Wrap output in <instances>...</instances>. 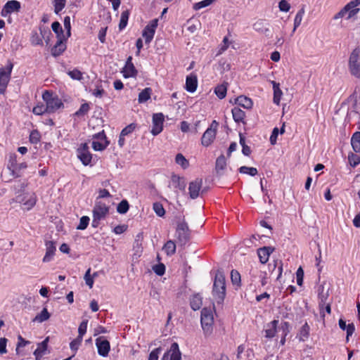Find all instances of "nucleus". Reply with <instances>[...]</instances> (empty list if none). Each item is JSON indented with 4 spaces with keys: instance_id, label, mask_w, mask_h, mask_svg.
<instances>
[{
    "instance_id": "nucleus-1",
    "label": "nucleus",
    "mask_w": 360,
    "mask_h": 360,
    "mask_svg": "<svg viewBox=\"0 0 360 360\" xmlns=\"http://www.w3.org/2000/svg\"><path fill=\"white\" fill-rule=\"evenodd\" d=\"M162 352V348L154 349L149 354L148 360H159V355ZM161 360H181V353L179 350V345L173 342L170 348L164 354Z\"/></svg>"
},
{
    "instance_id": "nucleus-2",
    "label": "nucleus",
    "mask_w": 360,
    "mask_h": 360,
    "mask_svg": "<svg viewBox=\"0 0 360 360\" xmlns=\"http://www.w3.org/2000/svg\"><path fill=\"white\" fill-rule=\"evenodd\" d=\"M212 295L218 304L223 302L226 295V282L223 272L219 270L215 274Z\"/></svg>"
},
{
    "instance_id": "nucleus-3",
    "label": "nucleus",
    "mask_w": 360,
    "mask_h": 360,
    "mask_svg": "<svg viewBox=\"0 0 360 360\" xmlns=\"http://www.w3.org/2000/svg\"><path fill=\"white\" fill-rule=\"evenodd\" d=\"M93 220H92V226L97 227L100 221L105 219L109 212V206L101 201L96 200L95 202V205L93 209Z\"/></svg>"
},
{
    "instance_id": "nucleus-4",
    "label": "nucleus",
    "mask_w": 360,
    "mask_h": 360,
    "mask_svg": "<svg viewBox=\"0 0 360 360\" xmlns=\"http://www.w3.org/2000/svg\"><path fill=\"white\" fill-rule=\"evenodd\" d=\"M42 98L46 103L48 113L55 112L63 107L62 101L57 96H53V93L49 91L46 90L43 93Z\"/></svg>"
},
{
    "instance_id": "nucleus-5",
    "label": "nucleus",
    "mask_w": 360,
    "mask_h": 360,
    "mask_svg": "<svg viewBox=\"0 0 360 360\" xmlns=\"http://www.w3.org/2000/svg\"><path fill=\"white\" fill-rule=\"evenodd\" d=\"M349 70L352 75L360 78V48L354 49L349 58Z\"/></svg>"
},
{
    "instance_id": "nucleus-6",
    "label": "nucleus",
    "mask_w": 360,
    "mask_h": 360,
    "mask_svg": "<svg viewBox=\"0 0 360 360\" xmlns=\"http://www.w3.org/2000/svg\"><path fill=\"white\" fill-rule=\"evenodd\" d=\"M201 326L204 333L210 335L213 329L214 316L212 310L208 308H203L201 311Z\"/></svg>"
},
{
    "instance_id": "nucleus-7",
    "label": "nucleus",
    "mask_w": 360,
    "mask_h": 360,
    "mask_svg": "<svg viewBox=\"0 0 360 360\" xmlns=\"http://www.w3.org/2000/svg\"><path fill=\"white\" fill-rule=\"evenodd\" d=\"M177 243L180 246H184L190 240V230L187 223L183 220L179 221L176 229Z\"/></svg>"
},
{
    "instance_id": "nucleus-8",
    "label": "nucleus",
    "mask_w": 360,
    "mask_h": 360,
    "mask_svg": "<svg viewBox=\"0 0 360 360\" xmlns=\"http://www.w3.org/2000/svg\"><path fill=\"white\" fill-rule=\"evenodd\" d=\"M15 201L22 204L24 210H30L37 202V195L34 193H23L16 196Z\"/></svg>"
},
{
    "instance_id": "nucleus-9",
    "label": "nucleus",
    "mask_w": 360,
    "mask_h": 360,
    "mask_svg": "<svg viewBox=\"0 0 360 360\" xmlns=\"http://www.w3.org/2000/svg\"><path fill=\"white\" fill-rule=\"evenodd\" d=\"M13 65L9 62L5 68H0V94H4L11 79Z\"/></svg>"
},
{
    "instance_id": "nucleus-10",
    "label": "nucleus",
    "mask_w": 360,
    "mask_h": 360,
    "mask_svg": "<svg viewBox=\"0 0 360 360\" xmlns=\"http://www.w3.org/2000/svg\"><path fill=\"white\" fill-rule=\"evenodd\" d=\"M217 122L214 120L208 129L204 132L202 139L201 143L204 146H210L215 139L217 134Z\"/></svg>"
},
{
    "instance_id": "nucleus-11",
    "label": "nucleus",
    "mask_w": 360,
    "mask_h": 360,
    "mask_svg": "<svg viewBox=\"0 0 360 360\" xmlns=\"http://www.w3.org/2000/svg\"><path fill=\"white\" fill-rule=\"evenodd\" d=\"M158 19H153L149 22L148 25L146 26L143 30L142 36L145 39L146 44H149L153 39L155 30L158 27Z\"/></svg>"
},
{
    "instance_id": "nucleus-12",
    "label": "nucleus",
    "mask_w": 360,
    "mask_h": 360,
    "mask_svg": "<svg viewBox=\"0 0 360 360\" xmlns=\"http://www.w3.org/2000/svg\"><path fill=\"white\" fill-rule=\"evenodd\" d=\"M77 157L84 165H88L91 163L92 155L89 150L87 143H83L77 150Z\"/></svg>"
},
{
    "instance_id": "nucleus-13",
    "label": "nucleus",
    "mask_w": 360,
    "mask_h": 360,
    "mask_svg": "<svg viewBox=\"0 0 360 360\" xmlns=\"http://www.w3.org/2000/svg\"><path fill=\"white\" fill-rule=\"evenodd\" d=\"M164 115L162 113H155L153 116V126L151 133L156 136L163 129Z\"/></svg>"
},
{
    "instance_id": "nucleus-14",
    "label": "nucleus",
    "mask_w": 360,
    "mask_h": 360,
    "mask_svg": "<svg viewBox=\"0 0 360 360\" xmlns=\"http://www.w3.org/2000/svg\"><path fill=\"white\" fill-rule=\"evenodd\" d=\"M62 37H59V39L57 40L55 46L51 49V55L54 57H57L60 56L66 49V43L68 38L63 34H60Z\"/></svg>"
},
{
    "instance_id": "nucleus-15",
    "label": "nucleus",
    "mask_w": 360,
    "mask_h": 360,
    "mask_svg": "<svg viewBox=\"0 0 360 360\" xmlns=\"http://www.w3.org/2000/svg\"><path fill=\"white\" fill-rule=\"evenodd\" d=\"M202 185V179L197 178L193 181L190 182L188 186L189 195L192 199H195L199 196L200 191Z\"/></svg>"
},
{
    "instance_id": "nucleus-16",
    "label": "nucleus",
    "mask_w": 360,
    "mask_h": 360,
    "mask_svg": "<svg viewBox=\"0 0 360 360\" xmlns=\"http://www.w3.org/2000/svg\"><path fill=\"white\" fill-rule=\"evenodd\" d=\"M96 345L98 349V353L102 356H106L110 351V342L103 337H99L96 340Z\"/></svg>"
},
{
    "instance_id": "nucleus-17",
    "label": "nucleus",
    "mask_w": 360,
    "mask_h": 360,
    "mask_svg": "<svg viewBox=\"0 0 360 360\" xmlns=\"http://www.w3.org/2000/svg\"><path fill=\"white\" fill-rule=\"evenodd\" d=\"M20 8V3L15 0L8 1L6 3L1 11V15L6 17L8 15L13 12L19 11Z\"/></svg>"
},
{
    "instance_id": "nucleus-18",
    "label": "nucleus",
    "mask_w": 360,
    "mask_h": 360,
    "mask_svg": "<svg viewBox=\"0 0 360 360\" xmlns=\"http://www.w3.org/2000/svg\"><path fill=\"white\" fill-rule=\"evenodd\" d=\"M45 246L46 253L42 259V262L44 263H48L53 259L56 251V246L53 241H46Z\"/></svg>"
},
{
    "instance_id": "nucleus-19",
    "label": "nucleus",
    "mask_w": 360,
    "mask_h": 360,
    "mask_svg": "<svg viewBox=\"0 0 360 360\" xmlns=\"http://www.w3.org/2000/svg\"><path fill=\"white\" fill-rule=\"evenodd\" d=\"M274 251L272 247H263L257 250V255L262 264L268 262L270 255Z\"/></svg>"
},
{
    "instance_id": "nucleus-20",
    "label": "nucleus",
    "mask_w": 360,
    "mask_h": 360,
    "mask_svg": "<svg viewBox=\"0 0 360 360\" xmlns=\"http://www.w3.org/2000/svg\"><path fill=\"white\" fill-rule=\"evenodd\" d=\"M132 58L129 56L126 62L125 66L123 70V75L124 77H135L137 74V71L131 62Z\"/></svg>"
},
{
    "instance_id": "nucleus-21",
    "label": "nucleus",
    "mask_w": 360,
    "mask_h": 360,
    "mask_svg": "<svg viewBox=\"0 0 360 360\" xmlns=\"http://www.w3.org/2000/svg\"><path fill=\"white\" fill-rule=\"evenodd\" d=\"M171 184L174 188H178L182 191H185L186 183L184 177L173 174L171 177Z\"/></svg>"
},
{
    "instance_id": "nucleus-22",
    "label": "nucleus",
    "mask_w": 360,
    "mask_h": 360,
    "mask_svg": "<svg viewBox=\"0 0 360 360\" xmlns=\"http://www.w3.org/2000/svg\"><path fill=\"white\" fill-rule=\"evenodd\" d=\"M8 169L11 172V174L14 178L20 176V174L17 173L18 163H17V155L13 153L11 154L9 157V161L8 165Z\"/></svg>"
},
{
    "instance_id": "nucleus-23",
    "label": "nucleus",
    "mask_w": 360,
    "mask_h": 360,
    "mask_svg": "<svg viewBox=\"0 0 360 360\" xmlns=\"http://www.w3.org/2000/svg\"><path fill=\"white\" fill-rule=\"evenodd\" d=\"M278 323V320H274L266 324V328L264 330L265 337L266 338H273L276 335Z\"/></svg>"
},
{
    "instance_id": "nucleus-24",
    "label": "nucleus",
    "mask_w": 360,
    "mask_h": 360,
    "mask_svg": "<svg viewBox=\"0 0 360 360\" xmlns=\"http://www.w3.org/2000/svg\"><path fill=\"white\" fill-rule=\"evenodd\" d=\"M49 338H46L38 345L37 348L34 352L36 360H41V356L45 354L48 347Z\"/></svg>"
},
{
    "instance_id": "nucleus-25",
    "label": "nucleus",
    "mask_w": 360,
    "mask_h": 360,
    "mask_svg": "<svg viewBox=\"0 0 360 360\" xmlns=\"http://www.w3.org/2000/svg\"><path fill=\"white\" fill-rule=\"evenodd\" d=\"M198 86L197 77L194 75H191L186 77V89L189 92H194Z\"/></svg>"
},
{
    "instance_id": "nucleus-26",
    "label": "nucleus",
    "mask_w": 360,
    "mask_h": 360,
    "mask_svg": "<svg viewBox=\"0 0 360 360\" xmlns=\"http://www.w3.org/2000/svg\"><path fill=\"white\" fill-rule=\"evenodd\" d=\"M236 103L246 109H250L252 106V101L250 98L245 96H240L236 99Z\"/></svg>"
},
{
    "instance_id": "nucleus-27",
    "label": "nucleus",
    "mask_w": 360,
    "mask_h": 360,
    "mask_svg": "<svg viewBox=\"0 0 360 360\" xmlns=\"http://www.w3.org/2000/svg\"><path fill=\"white\" fill-rule=\"evenodd\" d=\"M360 4V0H354L347 4L345 7L349 11L348 18H350L354 15L357 13L359 11V8L356 7Z\"/></svg>"
},
{
    "instance_id": "nucleus-28",
    "label": "nucleus",
    "mask_w": 360,
    "mask_h": 360,
    "mask_svg": "<svg viewBox=\"0 0 360 360\" xmlns=\"http://www.w3.org/2000/svg\"><path fill=\"white\" fill-rule=\"evenodd\" d=\"M231 112L233 118L236 122H243L245 116V113L243 110H242L238 107H234L232 109Z\"/></svg>"
},
{
    "instance_id": "nucleus-29",
    "label": "nucleus",
    "mask_w": 360,
    "mask_h": 360,
    "mask_svg": "<svg viewBox=\"0 0 360 360\" xmlns=\"http://www.w3.org/2000/svg\"><path fill=\"white\" fill-rule=\"evenodd\" d=\"M351 145L356 153H360V131H356L351 138Z\"/></svg>"
},
{
    "instance_id": "nucleus-30",
    "label": "nucleus",
    "mask_w": 360,
    "mask_h": 360,
    "mask_svg": "<svg viewBox=\"0 0 360 360\" xmlns=\"http://www.w3.org/2000/svg\"><path fill=\"white\" fill-rule=\"evenodd\" d=\"M253 28L255 31L264 34H267L269 32V28L266 26L265 22L262 20H258L256 21L253 25Z\"/></svg>"
},
{
    "instance_id": "nucleus-31",
    "label": "nucleus",
    "mask_w": 360,
    "mask_h": 360,
    "mask_svg": "<svg viewBox=\"0 0 360 360\" xmlns=\"http://www.w3.org/2000/svg\"><path fill=\"white\" fill-rule=\"evenodd\" d=\"M176 245L174 241L169 240L163 246V250L168 256H172L176 252Z\"/></svg>"
},
{
    "instance_id": "nucleus-32",
    "label": "nucleus",
    "mask_w": 360,
    "mask_h": 360,
    "mask_svg": "<svg viewBox=\"0 0 360 360\" xmlns=\"http://www.w3.org/2000/svg\"><path fill=\"white\" fill-rule=\"evenodd\" d=\"M272 84L274 89V103H276V105H278L283 93L279 87L278 83L273 81Z\"/></svg>"
},
{
    "instance_id": "nucleus-33",
    "label": "nucleus",
    "mask_w": 360,
    "mask_h": 360,
    "mask_svg": "<svg viewBox=\"0 0 360 360\" xmlns=\"http://www.w3.org/2000/svg\"><path fill=\"white\" fill-rule=\"evenodd\" d=\"M305 13L304 10V6H302V7L298 11L297 13L295 19H294V27L292 30V32H295L296 29L301 25L303 15Z\"/></svg>"
},
{
    "instance_id": "nucleus-34",
    "label": "nucleus",
    "mask_w": 360,
    "mask_h": 360,
    "mask_svg": "<svg viewBox=\"0 0 360 360\" xmlns=\"http://www.w3.org/2000/svg\"><path fill=\"white\" fill-rule=\"evenodd\" d=\"M228 83L224 82L220 85H218L214 90V92L217 97L220 99L224 98L226 95Z\"/></svg>"
},
{
    "instance_id": "nucleus-35",
    "label": "nucleus",
    "mask_w": 360,
    "mask_h": 360,
    "mask_svg": "<svg viewBox=\"0 0 360 360\" xmlns=\"http://www.w3.org/2000/svg\"><path fill=\"white\" fill-rule=\"evenodd\" d=\"M202 297L197 294L194 295L191 299V307L194 310H198L202 306Z\"/></svg>"
},
{
    "instance_id": "nucleus-36",
    "label": "nucleus",
    "mask_w": 360,
    "mask_h": 360,
    "mask_svg": "<svg viewBox=\"0 0 360 360\" xmlns=\"http://www.w3.org/2000/svg\"><path fill=\"white\" fill-rule=\"evenodd\" d=\"M49 318L50 314L46 308H44L42 311L33 319L32 321L41 323L48 320Z\"/></svg>"
},
{
    "instance_id": "nucleus-37",
    "label": "nucleus",
    "mask_w": 360,
    "mask_h": 360,
    "mask_svg": "<svg viewBox=\"0 0 360 360\" xmlns=\"http://www.w3.org/2000/svg\"><path fill=\"white\" fill-rule=\"evenodd\" d=\"M226 166V160L224 155L219 156L216 160V171L221 174L220 171L224 170Z\"/></svg>"
},
{
    "instance_id": "nucleus-38",
    "label": "nucleus",
    "mask_w": 360,
    "mask_h": 360,
    "mask_svg": "<svg viewBox=\"0 0 360 360\" xmlns=\"http://www.w3.org/2000/svg\"><path fill=\"white\" fill-rule=\"evenodd\" d=\"M175 162L184 169L189 166L188 160L181 153H178L176 155Z\"/></svg>"
},
{
    "instance_id": "nucleus-39",
    "label": "nucleus",
    "mask_w": 360,
    "mask_h": 360,
    "mask_svg": "<svg viewBox=\"0 0 360 360\" xmlns=\"http://www.w3.org/2000/svg\"><path fill=\"white\" fill-rule=\"evenodd\" d=\"M151 91L152 90L150 88L144 89L141 92L139 93V102L144 103L147 101L150 98Z\"/></svg>"
},
{
    "instance_id": "nucleus-40",
    "label": "nucleus",
    "mask_w": 360,
    "mask_h": 360,
    "mask_svg": "<svg viewBox=\"0 0 360 360\" xmlns=\"http://www.w3.org/2000/svg\"><path fill=\"white\" fill-rule=\"evenodd\" d=\"M129 16V12L128 10L124 11L121 13L120 21L119 23V28L120 30H123L127 26Z\"/></svg>"
},
{
    "instance_id": "nucleus-41",
    "label": "nucleus",
    "mask_w": 360,
    "mask_h": 360,
    "mask_svg": "<svg viewBox=\"0 0 360 360\" xmlns=\"http://www.w3.org/2000/svg\"><path fill=\"white\" fill-rule=\"evenodd\" d=\"M281 261H275L274 263V269L271 271V274H276V279L278 280L282 274L283 267Z\"/></svg>"
},
{
    "instance_id": "nucleus-42",
    "label": "nucleus",
    "mask_w": 360,
    "mask_h": 360,
    "mask_svg": "<svg viewBox=\"0 0 360 360\" xmlns=\"http://www.w3.org/2000/svg\"><path fill=\"white\" fill-rule=\"evenodd\" d=\"M65 4L66 0H53L55 13L59 14L60 12L65 8Z\"/></svg>"
},
{
    "instance_id": "nucleus-43",
    "label": "nucleus",
    "mask_w": 360,
    "mask_h": 360,
    "mask_svg": "<svg viewBox=\"0 0 360 360\" xmlns=\"http://www.w3.org/2000/svg\"><path fill=\"white\" fill-rule=\"evenodd\" d=\"M129 208V202L127 200H122L117 207V212L120 214H125Z\"/></svg>"
},
{
    "instance_id": "nucleus-44",
    "label": "nucleus",
    "mask_w": 360,
    "mask_h": 360,
    "mask_svg": "<svg viewBox=\"0 0 360 360\" xmlns=\"http://www.w3.org/2000/svg\"><path fill=\"white\" fill-rule=\"evenodd\" d=\"M108 146V142L104 141L94 140L92 141V148L94 150L101 151L104 150Z\"/></svg>"
},
{
    "instance_id": "nucleus-45",
    "label": "nucleus",
    "mask_w": 360,
    "mask_h": 360,
    "mask_svg": "<svg viewBox=\"0 0 360 360\" xmlns=\"http://www.w3.org/2000/svg\"><path fill=\"white\" fill-rule=\"evenodd\" d=\"M309 325L305 323L302 327L301 328V330L300 331V341H305L306 339L308 338L309 335Z\"/></svg>"
},
{
    "instance_id": "nucleus-46",
    "label": "nucleus",
    "mask_w": 360,
    "mask_h": 360,
    "mask_svg": "<svg viewBox=\"0 0 360 360\" xmlns=\"http://www.w3.org/2000/svg\"><path fill=\"white\" fill-rule=\"evenodd\" d=\"M239 172L241 174H249L252 176L257 174V169L255 167H249L246 166H242L239 168Z\"/></svg>"
},
{
    "instance_id": "nucleus-47",
    "label": "nucleus",
    "mask_w": 360,
    "mask_h": 360,
    "mask_svg": "<svg viewBox=\"0 0 360 360\" xmlns=\"http://www.w3.org/2000/svg\"><path fill=\"white\" fill-rule=\"evenodd\" d=\"M290 324L288 322H283L281 323L280 329L282 330V338L281 340V344L283 345L285 342V337L289 333Z\"/></svg>"
},
{
    "instance_id": "nucleus-48",
    "label": "nucleus",
    "mask_w": 360,
    "mask_h": 360,
    "mask_svg": "<svg viewBox=\"0 0 360 360\" xmlns=\"http://www.w3.org/2000/svg\"><path fill=\"white\" fill-rule=\"evenodd\" d=\"M51 28L53 31L56 34L57 39H59L60 37H62L60 34L65 36V34L63 32V30L61 27L60 22L56 21L53 22L51 25Z\"/></svg>"
},
{
    "instance_id": "nucleus-49",
    "label": "nucleus",
    "mask_w": 360,
    "mask_h": 360,
    "mask_svg": "<svg viewBox=\"0 0 360 360\" xmlns=\"http://www.w3.org/2000/svg\"><path fill=\"white\" fill-rule=\"evenodd\" d=\"M32 112L35 115H41L44 113H48V109H46V105L40 103L33 108Z\"/></svg>"
},
{
    "instance_id": "nucleus-50",
    "label": "nucleus",
    "mask_w": 360,
    "mask_h": 360,
    "mask_svg": "<svg viewBox=\"0 0 360 360\" xmlns=\"http://www.w3.org/2000/svg\"><path fill=\"white\" fill-rule=\"evenodd\" d=\"M348 160L349 165L352 167H355L360 163V156L354 154L353 153H350L348 155Z\"/></svg>"
},
{
    "instance_id": "nucleus-51",
    "label": "nucleus",
    "mask_w": 360,
    "mask_h": 360,
    "mask_svg": "<svg viewBox=\"0 0 360 360\" xmlns=\"http://www.w3.org/2000/svg\"><path fill=\"white\" fill-rule=\"evenodd\" d=\"M82 340H83V338L77 336V338H75L70 342V347L71 350L74 352V354H75L76 352L78 350V349L82 342ZM74 355L75 354H73L72 356H74Z\"/></svg>"
},
{
    "instance_id": "nucleus-52",
    "label": "nucleus",
    "mask_w": 360,
    "mask_h": 360,
    "mask_svg": "<svg viewBox=\"0 0 360 360\" xmlns=\"http://www.w3.org/2000/svg\"><path fill=\"white\" fill-rule=\"evenodd\" d=\"M215 0H203L200 2L195 3L193 5V9L200 10L202 8L207 7L212 4Z\"/></svg>"
},
{
    "instance_id": "nucleus-53",
    "label": "nucleus",
    "mask_w": 360,
    "mask_h": 360,
    "mask_svg": "<svg viewBox=\"0 0 360 360\" xmlns=\"http://www.w3.org/2000/svg\"><path fill=\"white\" fill-rule=\"evenodd\" d=\"M64 28L66 30L65 37L69 38L71 35V24H70V18L69 16H66L64 18Z\"/></svg>"
},
{
    "instance_id": "nucleus-54",
    "label": "nucleus",
    "mask_w": 360,
    "mask_h": 360,
    "mask_svg": "<svg viewBox=\"0 0 360 360\" xmlns=\"http://www.w3.org/2000/svg\"><path fill=\"white\" fill-rule=\"evenodd\" d=\"M153 210L159 217H163L165 214V210L162 205L159 202H155L153 204Z\"/></svg>"
},
{
    "instance_id": "nucleus-55",
    "label": "nucleus",
    "mask_w": 360,
    "mask_h": 360,
    "mask_svg": "<svg viewBox=\"0 0 360 360\" xmlns=\"http://www.w3.org/2000/svg\"><path fill=\"white\" fill-rule=\"evenodd\" d=\"M89 220H90V219L87 216H84V217H81V219L79 220V224L77 226V229L84 230L85 229H86V227L89 223Z\"/></svg>"
},
{
    "instance_id": "nucleus-56",
    "label": "nucleus",
    "mask_w": 360,
    "mask_h": 360,
    "mask_svg": "<svg viewBox=\"0 0 360 360\" xmlns=\"http://www.w3.org/2000/svg\"><path fill=\"white\" fill-rule=\"evenodd\" d=\"M30 41H31L32 44H33V45L42 44L41 37L37 32H34L32 33Z\"/></svg>"
},
{
    "instance_id": "nucleus-57",
    "label": "nucleus",
    "mask_w": 360,
    "mask_h": 360,
    "mask_svg": "<svg viewBox=\"0 0 360 360\" xmlns=\"http://www.w3.org/2000/svg\"><path fill=\"white\" fill-rule=\"evenodd\" d=\"M87 324H88V320H84L79 324V328H78V333H79L78 337H81L82 338H83L84 335L86 332Z\"/></svg>"
},
{
    "instance_id": "nucleus-58",
    "label": "nucleus",
    "mask_w": 360,
    "mask_h": 360,
    "mask_svg": "<svg viewBox=\"0 0 360 360\" xmlns=\"http://www.w3.org/2000/svg\"><path fill=\"white\" fill-rule=\"evenodd\" d=\"M231 279L233 285H238L240 283V275L236 270H232L231 272Z\"/></svg>"
},
{
    "instance_id": "nucleus-59",
    "label": "nucleus",
    "mask_w": 360,
    "mask_h": 360,
    "mask_svg": "<svg viewBox=\"0 0 360 360\" xmlns=\"http://www.w3.org/2000/svg\"><path fill=\"white\" fill-rule=\"evenodd\" d=\"M91 269L89 268L85 273V275L84 276V281L86 284L91 288L94 285V279L93 277L91 275Z\"/></svg>"
},
{
    "instance_id": "nucleus-60",
    "label": "nucleus",
    "mask_w": 360,
    "mask_h": 360,
    "mask_svg": "<svg viewBox=\"0 0 360 360\" xmlns=\"http://www.w3.org/2000/svg\"><path fill=\"white\" fill-rule=\"evenodd\" d=\"M304 271L302 267H299L296 272L297 283L301 286L303 283Z\"/></svg>"
},
{
    "instance_id": "nucleus-61",
    "label": "nucleus",
    "mask_w": 360,
    "mask_h": 360,
    "mask_svg": "<svg viewBox=\"0 0 360 360\" xmlns=\"http://www.w3.org/2000/svg\"><path fill=\"white\" fill-rule=\"evenodd\" d=\"M278 8L281 11L288 12L290 8V5L286 0H281L278 4Z\"/></svg>"
},
{
    "instance_id": "nucleus-62",
    "label": "nucleus",
    "mask_w": 360,
    "mask_h": 360,
    "mask_svg": "<svg viewBox=\"0 0 360 360\" xmlns=\"http://www.w3.org/2000/svg\"><path fill=\"white\" fill-rule=\"evenodd\" d=\"M153 269L157 275L162 276L165 274V266L163 264H160L154 266Z\"/></svg>"
},
{
    "instance_id": "nucleus-63",
    "label": "nucleus",
    "mask_w": 360,
    "mask_h": 360,
    "mask_svg": "<svg viewBox=\"0 0 360 360\" xmlns=\"http://www.w3.org/2000/svg\"><path fill=\"white\" fill-rule=\"evenodd\" d=\"M68 75H70V77L74 79H77V80H81L82 79V72L77 70V69H75L72 71H70L68 72Z\"/></svg>"
},
{
    "instance_id": "nucleus-64",
    "label": "nucleus",
    "mask_w": 360,
    "mask_h": 360,
    "mask_svg": "<svg viewBox=\"0 0 360 360\" xmlns=\"http://www.w3.org/2000/svg\"><path fill=\"white\" fill-rule=\"evenodd\" d=\"M30 142L32 143H37L40 141V135L37 131H33L30 135Z\"/></svg>"
}]
</instances>
